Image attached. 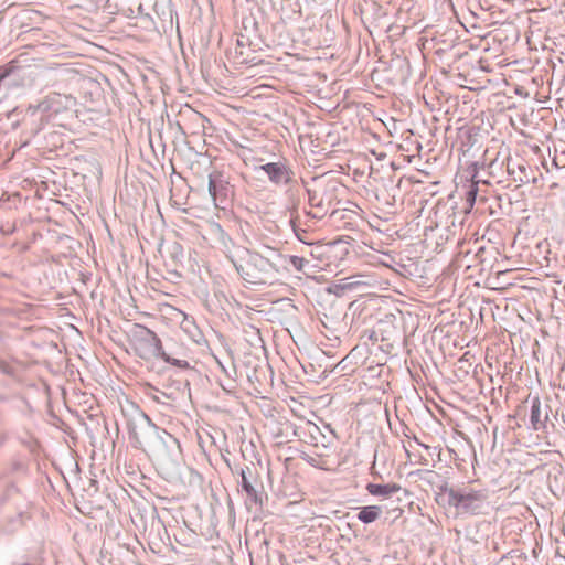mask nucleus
<instances>
[{
    "label": "nucleus",
    "mask_w": 565,
    "mask_h": 565,
    "mask_svg": "<svg viewBox=\"0 0 565 565\" xmlns=\"http://www.w3.org/2000/svg\"><path fill=\"white\" fill-rule=\"evenodd\" d=\"M97 10H100L106 15L118 14L117 0H92Z\"/></svg>",
    "instance_id": "412c9836"
},
{
    "label": "nucleus",
    "mask_w": 565,
    "mask_h": 565,
    "mask_svg": "<svg viewBox=\"0 0 565 565\" xmlns=\"http://www.w3.org/2000/svg\"><path fill=\"white\" fill-rule=\"evenodd\" d=\"M507 173L518 185L539 182L542 174L537 169L532 168L524 159L507 157Z\"/></svg>",
    "instance_id": "6e6552de"
},
{
    "label": "nucleus",
    "mask_w": 565,
    "mask_h": 565,
    "mask_svg": "<svg viewBox=\"0 0 565 565\" xmlns=\"http://www.w3.org/2000/svg\"><path fill=\"white\" fill-rule=\"evenodd\" d=\"M209 194L216 209L225 210L230 203L232 189L223 172L214 170L209 174Z\"/></svg>",
    "instance_id": "0eeeda50"
},
{
    "label": "nucleus",
    "mask_w": 565,
    "mask_h": 565,
    "mask_svg": "<svg viewBox=\"0 0 565 565\" xmlns=\"http://www.w3.org/2000/svg\"><path fill=\"white\" fill-rule=\"evenodd\" d=\"M553 163L556 167H565V152H562L561 154L555 156L553 159Z\"/></svg>",
    "instance_id": "a878e982"
},
{
    "label": "nucleus",
    "mask_w": 565,
    "mask_h": 565,
    "mask_svg": "<svg viewBox=\"0 0 565 565\" xmlns=\"http://www.w3.org/2000/svg\"><path fill=\"white\" fill-rule=\"evenodd\" d=\"M213 231L217 235L218 243L226 258L233 266L235 267L239 262H243V257L248 254V248L236 245L220 224L216 223Z\"/></svg>",
    "instance_id": "1a4fd4ad"
},
{
    "label": "nucleus",
    "mask_w": 565,
    "mask_h": 565,
    "mask_svg": "<svg viewBox=\"0 0 565 565\" xmlns=\"http://www.w3.org/2000/svg\"><path fill=\"white\" fill-rule=\"evenodd\" d=\"M75 99L70 95H61L58 93H51L36 105H30L26 109V115L39 120L34 132L43 129L44 125L49 122L52 115H57L61 111L74 105Z\"/></svg>",
    "instance_id": "20e7f679"
},
{
    "label": "nucleus",
    "mask_w": 565,
    "mask_h": 565,
    "mask_svg": "<svg viewBox=\"0 0 565 565\" xmlns=\"http://www.w3.org/2000/svg\"><path fill=\"white\" fill-rule=\"evenodd\" d=\"M7 437V431L0 427V447L6 443Z\"/></svg>",
    "instance_id": "7c9ffc66"
},
{
    "label": "nucleus",
    "mask_w": 565,
    "mask_h": 565,
    "mask_svg": "<svg viewBox=\"0 0 565 565\" xmlns=\"http://www.w3.org/2000/svg\"><path fill=\"white\" fill-rule=\"evenodd\" d=\"M7 76H8L7 72L0 74V81H3Z\"/></svg>",
    "instance_id": "2f4dec72"
},
{
    "label": "nucleus",
    "mask_w": 565,
    "mask_h": 565,
    "mask_svg": "<svg viewBox=\"0 0 565 565\" xmlns=\"http://www.w3.org/2000/svg\"><path fill=\"white\" fill-rule=\"evenodd\" d=\"M254 51L250 49L248 38L241 35L236 41L234 58L237 64H256L255 57L250 56Z\"/></svg>",
    "instance_id": "4468645a"
},
{
    "label": "nucleus",
    "mask_w": 565,
    "mask_h": 565,
    "mask_svg": "<svg viewBox=\"0 0 565 565\" xmlns=\"http://www.w3.org/2000/svg\"><path fill=\"white\" fill-rule=\"evenodd\" d=\"M447 494V503L456 509L459 515H480L484 514L489 507V490L487 488H475L473 482H469L462 487L441 488Z\"/></svg>",
    "instance_id": "7ed1b4c3"
},
{
    "label": "nucleus",
    "mask_w": 565,
    "mask_h": 565,
    "mask_svg": "<svg viewBox=\"0 0 565 565\" xmlns=\"http://www.w3.org/2000/svg\"><path fill=\"white\" fill-rule=\"evenodd\" d=\"M298 215H294L291 214V218H290V226L294 231V233L296 234V236L301 241V242H306L305 241V235L307 234L306 230H302L299 227V224H298Z\"/></svg>",
    "instance_id": "b1692460"
},
{
    "label": "nucleus",
    "mask_w": 565,
    "mask_h": 565,
    "mask_svg": "<svg viewBox=\"0 0 565 565\" xmlns=\"http://www.w3.org/2000/svg\"><path fill=\"white\" fill-rule=\"evenodd\" d=\"M548 405H546L545 408L542 409L541 401L537 396L532 398L530 423L534 430L545 428L546 420L548 419Z\"/></svg>",
    "instance_id": "f8f14e48"
},
{
    "label": "nucleus",
    "mask_w": 565,
    "mask_h": 565,
    "mask_svg": "<svg viewBox=\"0 0 565 565\" xmlns=\"http://www.w3.org/2000/svg\"><path fill=\"white\" fill-rule=\"evenodd\" d=\"M260 489H263V486L260 484ZM264 492L263 490L255 489L250 492L246 493V500L245 504L248 510H252L255 508V510H262L263 503H264Z\"/></svg>",
    "instance_id": "6ab92c4d"
},
{
    "label": "nucleus",
    "mask_w": 565,
    "mask_h": 565,
    "mask_svg": "<svg viewBox=\"0 0 565 565\" xmlns=\"http://www.w3.org/2000/svg\"><path fill=\"white\" fill-rule=\"evenodd\" d=\"M118 6V14H121L126 18H137L136 8L131 4V0H117Z\"/></svg>",
    "instance_id": "5701e85b"
},
{
    "label": "nucleus",
    "mask_w": 565,
    "mask_h": 565,
    "mask_svg": "<svg viewBox=\"0 0 565 565\" xmlns=\"http://www.w3.org/2000/svg\"><path fill=\"white\" fill-rule=\"evenodd\" d=\"M170 0H156V7L152 8V14L161 21H172V10L170 9Z\"/></svg>",
    "instance_id": "a211bd4d"
},
{
    "label": "nucleus",
    "mask_w": 565,
    "mask_h": 565,
    "mask_svg": "<svg viewBox=\"0 0 565 565\" xmlns=\"http://www.w3.org/2000/svg\"><path fill=\"white\" fill-rule=\"evenodd\" d=\"M382 514V508L379 505H365L359 508L356 519L364 524L375 522Z\"/></svg>",
    "instance_id": "dca6fc26"
},
{
    "label": "nucleus",
    "mask_w": 565,
    "mask_h": 565,
    "mask_svg": "<svg viewBox=\"0 0 565 565\" xmlns=\"http://www.w3.org/2000/svg\"><path fill=\"white\" fill-rule=\"evenodd\" d=\"M337 190L334 181L315 179L312 186L307 189L309 205L327 214L337 199Z\"/></svg>",
    "instance_id": "423d86ee"
},
{
    "label": "nucleus",
    "mask_w": 565,
    "mask_h": 565,
    "mask_svg": "<svg viewBox=\"0 0 565 565\" xmlns=\"http://www.w3.org/2000/svg\"><path fill=\"white\" fill-rule=\"evenodd\" d=\"M477 196V189L472 188L468 191L467 200L472 204V202L476 200Z\"/></svg>",
    "instance_id": "bb28decb"
},
{
    "label": "nucleus",
    "mask_w": 565,
    "mask_h": 565,
    "mask_svg": "<svg viewBox=\"0 0 565 565\" xmlns=\"http://www.w3.org/2000/svg\"><path fill=\"white\" fill-rule=\"evenodd\" d=\"M164 362L170 363L179 369H189L190 364L186 361V353L183 347L179 345L172 339L166 340L161 345L159 358Z\"/></svg>",
    "instance_id": "9b49d317"
},
{
    "label": "nucleus",
    "mask_w": 565,
    "mask_h": 565,
    "mask_svg": "<svg viewBox=\"0 0 565 565\" xmlns=\"http://www.w3.org/2000/svg\"><path fill=\"white\" fill-rule=\"evenodd\" d=\"M132 408L134 414L128 419L127 427L135 448L159 456L171 445L179 447L178 440L171 434L153 424L138 406L132 405Z\"/></svg>",
    "instance_id": "f257e3e1"
},
{
    "label": "nucleus",
    "mask_w": 565,
    "mask_h": 565,
    "mask_svg": "<svg viewBox=\"0 0 565 565\" xmlns=\"http://www.w3.org/2000/svg\"><path fill=\"white\" fill-rule=\"evenodd\" d=\"M303 460H306L308 463H310L311 466L316 467L317 466V460L316 458L309 456V455H303L301 457Z\"/></svg>",
    "instance_id": "c85d7f7f"
},
{
    "label": "nucleus",
    "mask_w": 565,
    "mask_h": 565,
    "mask_svg": "<svg viewBox=\"0 0 565 565\" xmlns=\"http://www.w3.org/2000/svg\"><path fill=\"white\" fill-rule=\"evenodd\" d=\"M259 170L264 171L269 181L277 185H288L294 178V171L286 160L262 164Z\"/></svg>",
    "instance_id": "9d476101"
},
{
    "label": "nucleus",
    "mask_w": 565,
    "mask_h": 565,
    "mask_svg": "<svg viewBox=\"0 0 565 565\" xmlns=\"http://www.w3.org/2000/svg\"><path fill=\"white\" fill-rule=\"evenodd\" d=\"M402 487L397 483H367L366 490L370 494L375 497L391 498L393 494L397 493Z\"/></svg>",
    "instance_id": "2eb2a0df"
},
{
    "label": "nucleus",
    "mask_w": 565,
    "mask_h": 565,
    "mask_svg": "<svg viewBox=\"0 0 565 565\" xmlns=\"http://www.w3.org/2000/svg\"><path fill=\"white\" fill-rule=\"evenodd\" d=\"M241 487L245 493L257 489V487L255 486V483L257 482V478L253 475V471L249 467L241 469Z\"/></svg>",
    "instance_id": "aec40b11"
},
{
    "label": "nucleus",
    "mask_w": 565,
    "mask_h": 565,
    "mask_svg": "<svg viewBox=\"0 0 565 565\" xmlns=\"http://www.w3.org/2000/svg\"><path fill=\"white\" fill-rule=\"evenodd\" d=\"M284 260V255L276 249H270L267 256L248 249V254L235 266V270L248 284H273L280 274Z\"/></svg>",
    "instance_id": "f03ea898"
},
{
    "label": "nucleus",
    "mask_w": 565,
    "mask_h": 565,
    "mask_svg": "<svg viewBox=\"0 0 565 565\" xmlns=\"http://www.w3.org/2000/svg\"><path fill=\"white\" fill-rule=\"evenodd\" d=\"M504 166L507 167V158L499 160V158H494L488 164L489 174L493 178H499L504 172Z\"/></svg>",
    "instance_id": "4be33fe9"
},
{
    "label": "nucleus",
    "mask_w": 565,
    "mask_h": 565,
    "mask_svg": "<svg viewBox=\"0 0 565 565\" xmlns=\"http://www.w3.org/2000/svg\"><path fill=\"white\" fill-rule=\"evenodd\" d=\"M134 349L138 356L143 360L158 359L162 341L159 337L142 324H135L131 331Z\"/></svg>",
    "instance_id": "39448f33"
},
{
    "label": "nucleus",
    "mask_w": 565,
    "mask_h": 565,
    "mask_svg": "<svg viewBox=\"0 0 565 565\" xmlns=\"http://www.w3.org/2000/svg\"><path fill=\"white\" fill-rule=\"evenodd\" d=\"M290 265L298 271H305V267L309 264V260L300 256H289Z\"/></svg>",
    "instance_id": "393cba45"
},
{
    "label": "nucleus",
    "mask_w": 565,
    "mask_h": 565,
    "mask_svg": "<svg viewBox=\"0 0 565 565\" xmlns=\"http://www.w3.org/2000/svg\"><path fill=\"white\" fill-rule=\"evenodd\" d=\"M307 215L312 218L321 220L326 214H322L320 210H316V212H307Z\"/></svg>",
    "instance_id": "cd10ccee"
},
{
    "label": "nucleus",
    "mask_w": 565,
    "mask_h": 565,
    "mask_svg": "<svg viewBox=\"0 0 565 565\" xmlns=\"http://www.w3.org/2000/svg\"><path fill=\"white\" fill-rule=\"evenodd\" d=\"M20 363L11 358V356H1L0 355V373L11 377L17 379L18 373L20 371Z\"/></svg>",
    "instance_id": "f3484780"
},
{
    "label": "nucleus",
    "mask_w": 565,
    "mask_h": 565,
    "mask_svg": "<svg viewBox=\"0 0 565 565\" xmlns=\"http://www.w3.org/2000/svg\"><path fill=\"white\" fill-rule=\"evenodd\" d=\"M18 492H19V491H18V489H17L14 486H10V487H8V489H7V495H8V497H14V495H17V494H18Z\"/></svg>",
    "instance_id": "c756f323"
},
{
    "label": "nucleus",
    "mask_w": 565,
    "mask_h": 565,
    "mask_svg": "<svg viewBox=\"0 0 565 565\" xmlns=\"http://www.w3.org/2000/svg\"><path fill=\"white\" fill-rule=\"evenodd\" d=\"M131 4L136 8L137 18L143 21V28L154 24L152 8L156 7V0H131Z\"/></svg>",
    "instance_id": "ddd939ff"
}]
</instances>
